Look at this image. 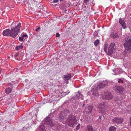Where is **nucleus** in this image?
<instances>
[{"instance_id": "18", "label": "nucleus", "mask_w": 131, "mask_h": 131, "mask_svg": "<svg viewBox=\"0 0 131 131\" xmlns=\"http://www.w3.org/2000/svg\"><path fill=\"white\" fill-rule=\"evenodd\" d=\"M12 90L10 88H8L6 89L5 91V92L7 94H9L11 92Z\"/></svg>"}, {"instance_id": "38", "label": "nucleus", "mask_w": 131, "mask_h": 131, "mask_svg": "<svg viewBox=\"0 0 131 131\" xmlns=\"http://www.w3.org/2000/svg\"><path fill=\"white\" fill-rule=\"evenodd\" d=\"M84 106H85V104H83L82 105V107H84Z\"/></svg>"}, {"instance_id": "16", "label": "nucleus", "mask_w": 131, "mask_h": 131, "mask_svg": "<svg viewBox=\"0 0 131 131\" xmlns=\"http://www.w3.org/2000/svg\"><path fill=\"white\" fill-rule=\"evenodd\" d=\"M39 131H46L45 127L43 125H41L38 128Z\"/></svg>"}, {"instance_id": "15", "label": "nucleus", "mask_w": 131, "mask_h": 131, "mask_svg": "<svg viewBox=\"0 0 131 131\" xmlns=\"http://www.w3.org/2000/svg\"><path fill=\"white\" fill-rule=\"evenodd\" d=\"M76 96L78 98H81L82 99H83L82 98V95L81 93H80L79 92H77Z\"/></svg>"}, {"instance_id": "23", "label": "nucleus", "mask_w": 131, "mask_h": 131, "mask_svg": "<svg viewBox=\"0 0 131 131\" xmlns=\"http://www.w3.org/2000/svg\"><path fill=\"white\" fill-rule=\"evenodd\" d=\"M23 46H22V45H20L16 47L15 48V49H16V50H18L20 49H23Z\"/></svg>"}, {"instance_id": "11", "label": "nucleus", "mask_w": 131, "mask_h": 131, "mask_svg": "<svg viewBox=\"0 0 131 131\" xmlns=\"http://www.w3.org/2000/svg\"><path fill=\"white\" fill-rule=\"evenodd\" d=\"M110 37L112 38H116L118 37V35L116 32H113L110 35Z\"/></svg>"}, {"instance_id": "21", "label": "nucleus", "mask_w": 131, "mask_h": 131, "mask_svg": "<svg viewBox=\"0 0 131 131\" xmlns=\"http://www.w3.org/2000/svg\"><path fill=\"white\" fill-rule=\"evenodd\" d=\"M93 95L94 96L97 97L99 96V94L97 91H94L93 93Z\"/></svg>"}, {"instance_id": "2", "label": "nucleus", "mask_w": 131, "mask_h": 131, "mask_svg": "<svg viewBox=\"0 0 131 131\" xmlns=\"http://www.w3.org/2000/svg\"><path fill=\"white\" fill-rule=\"evenodd\" d=\"M125 42L124 44L125 48L124 53H129L131 52V37L126 36L124 39Z\"/></svg>"}, {"instance_id": "32", "label": "nucleus", "mask_w": 131, "mask_h": 131, "mask_svg": "<svg viewBox=\"0 0 131 131\" xmlns=\"http://www.w3.org/2000/svg\"><path fill=\"white\" fill-rule=\"evenodd\" d=\"M39 36H37V38H36L35 39L36 40H39Z\"/></svg>"}, {"instance_id": "36", "label": "nucleus", "mask_w": 131, "mask_h": 131, "mask_svg": "<svg viewBox=\"0 0 131 131\" xmlns=\"http://www.w3.org/2000/svg\"><path fill=\"white\" fill-rule=\"evenodd\" d=\"M40 28L39 27H38V28H37L36 29V31H37L38 30L40 29Z\"/></svg>"}, {"instance_id": "31", "label": "nucleus", "mask_w": 131, "mask_h": 131, "mask_svg": "<svg viewBox=\"0 0 131 131\" xmlns=\"http://www.w3.org/2000/svg\"><path fill=\"white\" fill-rule=\"evenodd\" d=\"M22 37L24 38V37H28V36L26 34H24L23 35Z\"/></svg>"}, {"instance_id": "22", "label": "nucleus", "mask_w": 131, "mask_h": 131, "mask_svg": "<svg viewBox=\"0 0 131 131\" xmlns=\"http://www.w3.org/2000/svg\"><path fill=\"white\" fill-rule=\"evenodd\" d=\"M99 43V41L98 40H97L94 42V45L95 46H97Z\"/></svg>"}, {"instance_id": "13", "label": "nucleus", "mask_w": 131, "mask_h": 131, "mask_svg": "<svg viewBox=\"0 0 131 131\" xmlns=\"http://www.w3.org/2000/svg\"><path fill=\"white\" fill-rule=\"evenodd\" d=\"M92 109L93 107L92 106H89L87 108L88 110L85 111L86 113L89 114L91 113Z\"/></svg>"}, {"instance_id": "35", "label": "nucleus", "mask_w": 131, "mask_h": 131, "mask_svg": "<svg viewBox=\"0 0 131 131\" xmlns=\"http://www.w3.org/2000/svg\"><path fill=\"white\" fill-rule=\"evenodd\" d=\"M18 53H16L15 55V57H17L18 56Z\"/></svg>"}, {"instance_id": "10", "label": "nucleus", "mask_w": 131, "mask_h": 131, "mask_svg": "<svg viewBox=\"0 0 131 131\" xmlns=\"http://www.w3.org/2000/svg\"><path fill=\"white\" fill-rule=\"evenodd\" d=\"M10 30L8 29L4 30L3 32V34L4 36H10Z\"/></svg>"}, {"instance_id": "14", "label": "nucleus", "mask_w": 131, "mask_h": 131, "mask_svg": "<svg viewBox=\"0 0 131 131\" xmlns=\"http://www.w3.org/2000/svg\"><path fill=\"white\" fill-rule=\"evenodd\" d=\"M46 122H47L46 123L50 125L51 127L52 126H53L54 125L53 123L51 120H50L49 121H48V118L46 120Z\"/></svg>"}, {"instance_id": "28", "label": "nucleus", "mask_w": 131, "mask_h": 131, "mask_svg": "<svg viewBox=\"0 0 131 131\" xmlns=\"http://www.w3.org/2000/svg\"><path fill=\"white\" fill-rule=\"evenodd\" d=\"M80 124H79L76 127V129L77 130L79 129L80 128Z\"/></svg>"}, {"instance_id": "20", "label": "nucleus", "mask_w": 131, "mask_h": 131, "mask_svg": "<svg viewBox=\"0 0 131 131\" xmlns=\"http://www.w3.org/2000/svg\"><path fill=\"white\" fill-rule=\"evenodd\" d=\"M109 131H116V128L114 126H111L109 127Z\"/></svg>"}, {"instance_id": "4", "label": "nucleus", "mask_w": 131, "mask_h": 131, "mask_svg": "<svg viewBox=\"0 0 131 131\" xmlns=\"http://www.w3.org/2000/svg\"><path fill=\"white\" fill-rule=\"evenodd\" d=\"M116 48L115 44L114 43H111L109 46L107 45H105L104 50L105 52L108 55H111L115 51Z\"/></svg>"}, {"instance_id": "12", "label": "nucleus", "mask_w": 131, "mask_h": 131, "mask_svg": "<svg viewBox=\"0 0 131 131\" xmlns=\"http://www.w3.org/2000/svg\"><path fill=\"white\" fill-rule=\"evenodd\" d=\"M71 75L69 74L67 75H65L63 77V78H64L63 79L65 81L69 80L71 78Z\"/></svg>"}, {"instance_id": "6", "label": "nucleus", "mask_w": 131, "mask_h": 131, "mask_svg": "<svg viewBox=\"0 0 131 131\" xmlns=\"http://www.w3.org/2000/svg\"><path fill=\"white\" fill-rule=\"evenodd\" d=\"M98 108L99 111L102 113H104L106 111V106L104 104H99L98 106Z\"/></svg>"}, {"instance_id": "39", "label": "nucleus", "mask_w": 131, "mask_h": 131, "mask_svg": "<svg viewBox=\"0 0 131 131\" xmlns=\"http://www.w3.org/2000/svg\"><path fill=\"white\" fill-rule=\"evenodd\" d=\"M60 0V1H63V0Z\"/></svg>"}, {"instance_id": "19", "label": "nucleus", "mask_w": 131, "mask_h": 131, "mask_svg": "<svg viewBox=\"0 0 131 131\" xmlns=\"http://www.w3.org/2000/svg\"><path fill=\"white\" fill-rule=\"evenodd\" d=\"M108 84V83L106 81H103V82L101 83V85H103L102 86L101 88H103L105 86H106Z\"/></svg>"}, {"instance_id": "33", "label": "nucleus", "mask_w": 131, "mask_h": 131, "mask_svg": "<svg viewBox=\"0 0 131 131\" xmlns=\"http://www.w3.org/2000/svg\"><path fill=\"white\" fill-rule=\"evenodd\" d=\"M89 0H84V2L85 3H86Z\"/></svg>"}, {"instance_id": "7", "label": "nucleus", "mask_w": 131, "mask_h": 131, "mask_svg": "<svg viewBox=\"0 0 131 131\" xmlns=\"http://www.w3.org/2000/svg\"><path fill=\"white\" fill-rule=\"evenodd\" d=\"M123 119L121 117H115L112 119V121L113 122L117 124H121L123 122Z\"/></svg>"}, {"instance_id": "3", "label": "nucleus", "mask_w": 131, "mask_h": 131, "mask_svg": "<svg viewBox=\"0 0 131 131\" xmlns=\"http://www.w3.org/2000/svg\"><path fill=\"white\" fill-rule=\"evenodd\" d=\"M76 117L74 115L70 114L68 115L66 121V124L69 126L74 127L77 124Z\"/></svg>"}, {"instance_id": "17", "label": "nucleus", "mask_w": 131, "mask_h": 131, "mask_svg": "<svg viewBox=\"0 0 131 131\" xmlns=\"http://www.w3.org/2000/svg\"><path fill=\"white\" fill-rule=\"evenodd\" d=\"M93 129L92 127L91 126H88L86 127V131H93Z\"/></svg>"}, {"instance_id": "25", "label": "nucleus", "mask_w": 131, "mask_h": 131, "mask_svg": "<svg viewBox=\"0 0 131 131\" xmlns=\"http://www.w3.org/2000/svg\"><path fill=\"white\" fill-rule=\"evenodd\" d=\"M65 118L64 117V116L63 117L62 116V117L60 116L59 117V119H60V121L61 122H62L63 121V120L64 119V118Z\"/></svg>"}, {"instance_id": "37", "label": "nucleus", "mask_w": 131, "mask_h": 131, "mask_svg": "<svg viewBox=\"0 0 131 131\" xmlns=\"http://www.w3.org/2000/svg\"><path fill=\"white\" fill-rule=\"evenodd\" d=\"M130 125H131V117L130 118Z\"/></svg>"}, {"instance_id": "1", "label": "nucleus", "mask_w": 131, "mask_h": 131, "mask_svg": "<svg viewBox=\"0 0 131 131\" xmlns=\"http://www.w3.org/2000/svg\"><path fill=\"white\" fill-rule=\"evenodd\" d=\"M21 26V23H13L11 25V29L10 31V36L15 37L17 35Z\"/></svg>"}, {"instance_id": "24", "label": "nucleus", "mask_w": 131, "mask_h": 131, "mask_svg": "<svg viewBox=\"0 0 131 131\" xmlns=\"http://www.w3.org/2000/svg\"><path fill=\"white\" fill-rule=\"evenodd\" d=\"M101 116L100 115L99 118L97 119V121L99 123H100L101 121Z\"/></svg>"}, {"instance_id": "27", "label": "nucleus", "mask_w": 131, "mask_h": 131, "mask_svg": "<svg viewBox=\"0 0 131 131\" xmlns=\"http://www.w3.org/2000/svg\"><path fill=\"white\" fill-rule=\"evenodd\" d=\"M23 38H23V37H20L19 38V41H22L23 40Z\"/></svg>"}, {"instance_id": "8", "label": "nucleus", "mask_w": 131, "mask_h": 131, "mask_svg": "<svg viewBox=\"0 0 131 131\" xmlns=\"http://www.w3.org/2000/svg\"><path fill=\"white\" fill-rule=\"evenodd\" d=\"M114 90L119 93H121L124 91V89L122 86H115L114 88Z\"/></svg>"}, {"instance_id": "29", "label": "nucleus", "mask_w": 131, "mask_h": 131, "mask_svg": "<svg viewBox=\"0 0 131 131\" xmlns=\"http://www.w3.org/2000/svg\"><path fill=\"white\" fill-rule=\"evenodd\" d=\"M58 0H54L53 2V3H56L58 2Z\"/></svg>"}, {"instance_id": "5", "label": "nucleus", "mask_w": 131, "mask_h": 131, "mask_svg": "<svg viewBox=\"0 0 131 131\" xmlns=\"http://www.w3.org/2000/svg\"><path fill=\"white\" fill-rule=\"evenodd\" d=\"M102 97L104 100H111L113 98V95L110 92L107 91L102 95Z\"/></svg>"}, {"instance_id": "30", "label": "nucleus", "mask_w": 131, "mask_h": 131, "mask_svg": "<svg viewBox=\"0 0 131 131\" xmlns=\"http://www.w3.org/2000/svg\"><path fill=\"white\" fill-rule=\"evenodd\" d=\"M103 85H101V83L98 86V87L99 89L102 88H101V87L102 86H103Z\"/></svg>"}, {"instance_id": "26", "label": "nucleus", "mask_w": 131, "mask_h": 131, "mask_svg": "<svg viewBox=\"0 0 131 131\" xmlns=\"http://www.w3.org/2000/svg\"><path fill=\"white\" fill-rule=\"evenodd\" d=\"M118 82L119 83H123V81L122 80L120 79H119L118 80Z\"/></svg>"}, {"instance_id": "34", "label": "nucleus", "mask_w": 131, "mask_h": 131, "mask_svg": "<svg viewBox=\"0 0 131 131\" xmlns=\"http://www.w3.org/2000/svg\"><path fill=\"white\" fill-rule=\"evenodd\" d=\"M56 36L57 37H59L60 36V35L59 34V33H57L56 34Z\"/></svg>"}, {"instance_id": "9", "label": "nucleus", "mask_w": 131, "mask_h": 131, "mask_svg": "<svg viewBox=\"0 0 131 131\" xmlns=\"http://www.w3.org/2000/svg\"><path fill=\"white\" fill-rule=\"evenodd\" d=\"M119 22L121 24L123 28L125 29L126 28V24L124 21L121 18H120L119 19Z\"/></svg>"}]
</instances>
